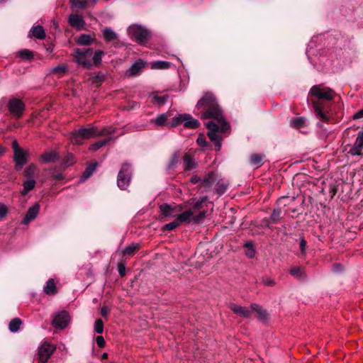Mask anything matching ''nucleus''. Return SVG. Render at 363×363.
Instances as JSON below:
<instances>
[{"label":"nucleus","instance_id":"nucleus-55","mask_svg":"<svg viewBox=\"0 0 363 363\" xmlns=\"http://www.w3.org/2000/svg\"><path fill=\"white\" fill-rule=\"evenodd\" d=\"M96 342L97 345L101 348L104 347L106 344L104 338L101 335L96 337Z\"/></svg>","mask_w":363,"mask_h":363},{"label":"nucleus","instance_id":"nucleus-37","mask_svg":"<svg viewBox=\"0 0 363 363\" xmlns=\"http://www.w3.org/2000/svg\"><path fill=\"white\" fill-rule=\"evenodd\" d=\"M21 325V319L18 318H15L11 320L9 324V330L12 333H16L18 330L20 326Z\"/></svg>","mask_w":363,"mask_h":363},{"label":"nucleus","instance_id":"nucleus-54","mask_svg":"<svg viewBox=\"0 0 363 363\" xmlns=\"http://www.w3.org/2000/svg\"><path fill=\"white\" fill-rule=\"evenodd\" d=\"M226 189H227V186L225 184H218V186L216 187V192L219 195H222L223 194H224L225 192Z\"/></svg>","mask_w":363,"mask_h":363},{"label":"nucleus","instance_id":"nucleus-39","mask_svg":"<svg viewBox=\"0 0 363 363\" xmlns=\"http://www.w3.org/2000/svg\"><path fill=\"white\" fill-rule=\"evenodd\" d=\"M138 244L133 243L128 246H127L123 251V255H131L138 248Z\"/></svg>","mask_w":363,"mask_h":363},{"label":"nucleus","instance_id":"nucleus-33","mask_svg":"<svg viewBox=\"0 0 363 363\" xmlns=\"http://www.w3.org/2000/svg\"><path fill=\"white\" fill-rule=\"evenodd\" d=\"M168 100L167 96L152 95L151 102L158 106L164 105Z\"/></svg>","mask_w":363,"mask_h":363},{"label":"nucleus","instance_id":"nucleus-40","mask_svg":"<svg viewBox=\"0 0 363 363\" xmlns=\"http://www.w3.org/2000/svg\"><path fill=\"white\" fill-rule=\"evenodd\" d=\"M290 273L292 276H294L296 278H298V279H300L304 276V272L302 270V269L300 267H297L291 268L290 270Z\"/></svg>","mask_w":363,"mask_h":363},{"label":"nucleus","instance_id":"nucleus-34","mask_svg":"<svg viewBox=\"0 0 363 363\" xmlns=\"http://www.w3.org/2000/svg\"><path fill=\"white\" fill-rule=\"evenodd\" d=\"M264 155L260 154H254L251 155V165L255 167V168L259 167L263 162Z\"/></svg>","mask_w":363,"mask_h":363},{"label":"nucleus","instance_id":"nucleus-1","mask_svg":"<svg viewBox=\"0 0 363 363\" xmlns=\"http://www.w3.org/2000/svg\"><path fill=\"white\" fill-rule=\"evenodd\" d=\"M196 108L201 118L211 119L206 123L207 135L213 143L216 151H220L223 137L230 133L231 126L225 119L223 112L212 94H206L197 103Z\"/></svg>","mask_w":363,"mask_h":363},{"label":"nucleus","instance_id":"nucleus-3","mask_svg":"<svg viewBox=\"0 0 363 363\" xmlns=\"http://www.w3.org/2000/svg\"><path fill=\"white\" fill-rule=\"evenodd\" d=\"M128 33L132 40L142 45H145L149 39L150 33L140 25H132L128 28Z\"/></svg>","mask_w":363,"mask_h":363},{"label":"nucleus","instance_id":"nucleus-32","mask_svg":"<svg viewBox=\"0 0 363 363\" xmlns=\"http://www.w3.org/2000/svg\"><path fill=\"white\" fill-rule=\"evenodd\" d=\"M306 121L304 117L293 118L290 121V125L294 128H301L305 126Z\"/></svg>","mask_w":363,"mask_h":363},{"label":"nucleus","instance_id":"nucleus-59","mask_svg":"<svg viewBox=\"0 0 363 363\" xmlns=\"http://www.w3.org/2000/svg\"><path fill=\"white\" fill-rule=\"evenodd\" d=\"M363 147V131L358 133L357 137L355 140Z\"/></svg>","mask_w":363,"mask_h":363},{"label":"nucleus","instance_id":"nucleus-46","mask_svg":"<svg viewBox=\"0 0 363 363\" xmlns=\"http://www.w3.org/2000/svg\"><path fill=\"white\" fill-rule=\"evenodd\" d=\"M281 218V210L279 208L274 210L270 216V219L273 223H277Z\"/></svg>","mask_w":363,"mask_h":363},{"label":"nucleus","instance_id":"nucleus-43","mask_svg":"<svg viewBox=\"0 0 363 363\" xmlns=\"http://www.w3.org/2000/svg\"><path fill=\"white\" fill-rule=\"evenodd\" d=\"M109 140H99L94 144H92L91 146H90V150H94V151H96V150H98L99 149H100L101 147H104L108 142Z\"/></svg>","mask_w":363,"mask_h":363},{"label":"nucleus","instance_id":"nucleus-48","mask_svg":"<svg viewBox=\"0 0 363 363\" xmlns=\"http://www.w3.org/2000/svg\"><path fill=\"white\" fill-rule=\"evenodd\" d=\"M206 212L205 211H200L197 215H193V221L195 223L201 222L203 218H206Z\"/></svg>","mask_w":363,"mask_h":363},{"label":"nucleus","instance_id":"nucleus-44","mask_svg":"<svg viewBox=\"0 0 363 363\" xmlns=\"http://www.w3.org/2000/svg\"><path fill=\"white\" fill-rule=\"evenodd\" d=\"M67 70V66L65 65H58L52 68V73L59 74L60 75H62L65 73Z\"/></svg>","mask_w":363,"mask_h":363},{"label":"nucleus","instance_id":"nucleus-18","mask_svg":"<svg viewBox=\"0 0 363 363\" xmlns=\"http://www.w3.org/2000/svg\"><path fill=\"white\" fill-rule=\"evenodd\" d=\"M23 176L26 179H35L38 177V169L35 164L28 165L23 171Z\"/></svg>","mask_w":363,"mask_h":363},{"label":"nucleus","instance_id":"nucleus-26","mask_svg":"<svg viewBox=\"0 0 363 363\" xmlns=\"http://www.w3.org/2000/svg\"><path fill=\"white\" fill-rule=\"evenodd\" d=\"M94 39L89 34H82L76 40L79 45H88L94 42Z\"/></svg>","mask_w":363,"mask_h":363},{"label":"nucleus","instance_id":"nucleus-9","mask_svg":"<svg viewBox=\"0 0 363 363\" xmlns=\"http://www.w3.org/2000/svg\"><path fill=\"white\" fill-rule=\"evenodd\" d=\"M69 320L68 313L62 311L54 315L52 323L57 328L64 329L67 326Z\"/></svg>","mask_w":363,"mask_h":363},{"label":"nucleus","instance_id":"nucleus-13","mask_svg":"<svg viewBox=\"0 0 363 363\" xmlns=\"http://www.w3.org/2000/svg\"><path fill=\"white\" fill-rule=\"evenodd\" d=\"M40 208V206L38 203H34L32 206H30L22 221V223L24 225L28 224L32 220H35L39 213Z\"/></svg>","mask_w":363,"mask_h":363},{"label":"nucleus","instance_id":"nucleus-7","mask_svg":"<svg viewBox=\"0 0 363 363\" xmlns=\"http://www.w3.org/2000/svg\"><path fill=\"white\" fill-rule=\"evenodd\" d=\"M55 350V345H52L47 341L44 342L38 348L37 355L38 361L41 363L47 362Z\"/></svg>","mask_w":363,"mask_h":363},{"label":"nucleus","instance_id":"nucleus-8","mask_svg":"<svg viewBox=\"0 0 363 363\" xmlns=\"http://www.w3.org/2000/svg\"><path fill=\"white\" fill-rule=\"evenodd\" d=\"M24 103L18 99H11L8 103V109L9 112L15 117H21L25 110Z\"/></svg>","mask_w":363,"mask_h":363},{"label":"nucleus","instance_id":"nucleus-38","mask_svg":"<svg viewBox=\"0 0 363 363\" xmlns=\"http://www.w3.org/2000/svg\"><path fill=\"white\" fill-rule=\"evenodd\" d=\"M184 119V114H179L173 117L172 121L167 123L169 127L173 128L180 125L183 123Z\"/></svg>","mask_w":363,"mask_h":363},{"label":"nucleus","instance_id":"nucleus-56","mask_svg":"<svg viewBox=\"0 0 363 363\" xmlns=\"http://www.w3.org/2000/svg\"><path fill=\"white\" fill-rule=\"evenodd\" d=\"M118 274L121 277H124L125 274V267L124 264H123L122 263L118 264Z\"/></svg>","mask_w":363,"mask_h":363},{"label":"nucleus","instance_id":"nucleus-30","mask_svg":"<svg viewBox=\"0 0 363 363\" xmlns=\"http://www.w3.org/2000/svg\"><path fill=\"white\" fill-rule=\"evenodd\" d=\"M58 157V154L56 152H45L41 155L42 160L45 163L54 162L57 160Z\"/></svg>","mask_w":363,"mask_h":363},{"label":"nucleus","instance_id":"nucleus-57","mask_svg":"<svg viewBox=\"0 0 363 363\" xmlns=\"http://www.w3.org/2000/svg\"><path fill=\"white\" fill-rule=\"evenodd\" d=\"M191 182L193 184L201 183V186H202V179L197 175H194L193 177H191Z\"/></svg>","mask_w":363,"mask_h":363},{"label":"nucleus","instance_id":"nucleus-2","mask_svg":"<svg viewBox=\"0 0 363 363\" xmlns=\"http://www.w3.org/2000/svg\"><path fill=\"white\" fill-rule=\"evenodd\" d=\"M115 133V130L111 127L104 128L100 131L95 127L84 128L75 130L71 133L70 140L74 144H80L84 140L92 137L104 135H111Z\"/></svg>","mask_w":363,"mask_h":363},{"label":"nucleus","instance_id":"nucleus-36","mask_svg":"<svg viewBox=\"0 0 363 363\" xmlns=\"http://www.w3.org/2000/svg\"><path fill=\"white\" fill-rule=\"evenodd\" d=\"M362 149H363V147L357 141L355 140L353 146L351 147V149L350 150L348 153L353 156H356V155L359 156V155H362Z\"/></svg>","mask_w":363,"mask_h":363},{"label":"nucleus","instance_id":"nucleus-49","mask_svg":"<svg viewBox=\"0 0 363 363\" xmlns=\"http://www.w3.org/2000/svg\"><path fill=\"white\" fill-rule=\"evenodd\" d=\"M196 143H197V144H198L199 146H201V147H207V145H208V143H207V142H206V138H205L204 135H202V134H201V135L198 137V138H197V140H196Z\"/></svg>","mask_w":363,"mask_h":363},{"label":"nucleus","instance_id":"nucleus-23","mask_svg":"<svg viewBox=\"0 0 363 363\" xmlns=\"http://www.w3.org/2000/svg\"><path fill=\"white\" fill-rule=\"evenodd\" d=\"M103 36L106 42H111L118 38L117 33L110 27H106L102 30Z\"/></svg>","mask_w":363,"mask_h":363},{"label":"nucleus","instance_id":"nucleus-52","mask_svg":"<svg viewBox=\"0 0 363 363\" xmlns=\"http://www.w3.org/2000/svg\"><path fill=\"white\" fill-rule=\"evenodd\" d=\"M7 213V207L3 203H0V220H3V218L6 216Z\"/></svg>","mask_w":363,"mask_h":363},{"label":"nucleus","instance_id":"nucleus-14","mask_svg":"<svg viewBox=\"0 0 363 363\" xmlns=\"http://www.w3.org/2000/svg\"><path fill=\"white\" fill-rule=\"evenodd\" d=\"M69 24L79 30L83 29L85 26V21L83 18L78 14H71L69 17Z\"/></svg>","mask_w":363,"mask_h":363},{"label":"nucleus","instance_id":"nucleus-12","mask_svg":"<svg viewBox=\"0 0 363 363\" xmlns=\"http://www.w3.org/2000/svg\"><path fill=\"white\" fill-rule=\"evenodd\" d=\"M147 62L141 59L135 61L130 67L126 70L125 75L128 77H134L141 73L142 69L145 67Z\"/></svg>","mask_w":363,"mask_h":363},{"label":"nucleus","instance_id":"nucleus-15","mask_svg":"<svg viewBox=\"0 0 363 363\" xmlns=\"http://www.w3.org/2000/svg\"><path fill=\"white\" fill-rule=\"evenodd\" d=\"M261 321H265L267 319V313L262 307L257 304H251V315Z\"/></svg>","mask_w":363,"mask_h":363},{"label":"nucleus","instance_id":"nucleus-47","mask_svg":"<svg viewBox=\"0 0 363 363\" xmlns=\"http://www.w3.org/2000/svg\"><path fill=\"white\" fill-rule=\"evenodd\" d=\"M74 157L72 154H68L63 162L65 167H68L74 164Z\"/></svg>","mask_w":363,"mask_h":363},{"label":"nucleus","instance_id":"nucleus-28","mask_svg":"<svg viewBox=\"0 0 363 363\" xmlns=\"http://www.w3.org/2000/svg\"><path fill=\"white\" fill-rule=\"evenodd\" d=\"M196 164L191 156L186 154L184 157V168L185 170H191L196 168Z\"/></svg>","mask_w":363,"mask_h":363},{"label":"nucleus","instance_id":"nucleus-60","mask_svg":"<svg viewBox=\"0 0 363 363\" xmlns=\"http://www.w3.org/2000/svg\"><path fill=\"white\" fill-rule=\"evenodd\" d=\"M109 312H110V310L106 306H103L101 308V315L103 317L106 318L108 315V314L109 313Z\"/></svg>","mask_w":363,"mask_h":363},{"label":"nucleus","instance_id":"nucleus-6","mask_svg":"<svg viewBox=\"0 0 363 363\" xmlns=\"http://www.w3.org/2000/svg\"><path fill=\"white\" fill-rule=\"evenodd\" d=\"M310 94L317 99L330 101L333 99L335 91L323 84L314 85L310 90Z\"/></svg>","mask_w":363,"mask_h":363},{"label":"nucleus","instance_id":"nucleus-5","mask_svg":"<svg viewBox=\"0 0 363 363\" xmlns=\"http://www.w3.org/2000/svg\"><path fill=\"white\" fill-rule=\"evenodd\" d=\"M93 55L92 48H76L74 50V57L78 64L83 65L85 67L91 66V56Z\"/></svg>","mask_w":363,"mask_h":363},{"label":"nucleus","instance_id":"nucleus-29","mask_svg":"<svg viewBox=\"0 0 363 363\" xmlns=\"http://www.w3.org/2000/svg\"><path fill=\"white\" fill-rule=\"evenodd\" d=\"M216 180V175L214 172H209L202 179V186L208 187L212 185Z\"/></svg>","mask_w":363,"mask_h":363},{"label":"nucleus","instance_id":"nucleus-19","mask_svg":"<svg viewBox=\"0 0 363 363\" xmlns=\"http://www.w3.org/2000/svg\"><path fill=\"white\" fill-rule=\"evenodd\" d=\"M36 185L35 179H26L23 182V189L20 191L21 194L26 196L30 191L34 189Z\"/></svg>","mask_w":363,"mask_h":363},{"label":"nucleus","instance_id":"nucleus-31","mask_svg":"<svg viewBox=\"0 0 363 363\" xmlns=\"http://www.w3.org/2000/svg\"><path fill=\"white\" fill-rule=\"evenodd\" d=\"M171 63L167 61H154L152 62L151 68L153 69H166L169 68Z\"/></svg>","mask_w":363,"mask_h":363},{"label":"nucleus","instance_id":"nucleus-20","mask_svg":"<svg viewBox=\"0 0 363 363\" xmlns=\"http://www.w3.org/2000/svg\"><path fill=\"white\" fill-rule=\"evenodd\" d=\"M312 104H313V109L316 113V115L323 121H328V116L322 110V106H321V103L316 101V100H312L311 101Z\"/></svg>","mask_w":363,"mask_h":363},{"label":"nucleus","instance_id":"nucleus-10","mask_svg":"<svg viewBox=\"0 0 363 363\" xmlns=\"http://www.w3.org/2000/svg\"><path fill=\"white\" fill-rule=\"evenodd\" d=\"M13 160L15 162V168L16 170H20L22 167L27 162L28 152L23 149L15 150Z\"/></svg>","mask_w":363,"mask_h":363},{"label":"nucleus","instance_id":"nucleus-27","mask_svg":"<svg viewBox=\"0 0 363 363\" xmlns=\"http://www.w3.org/2000/svg\"><path fill=\"white\" fill-rule=\"evenodd\" d=\"M171 116L172 114L170 112L160 114L155 118L154 123L158 126L167 125L168 123H167V121Z\"/></svg>","mask_w":363,"mask_h":363},{"label":"nucleus","instance_id":"nucleus-25","mask_svg":"<svg viewBox=\"0 0 363 363\" xmlns=\"http://www.w3.org/2000/svg\"><path fill=\"white\" fill-rule=\"evenodd\" d=\"M230 308L235 313L242 317H248L250 315V312L245 307L232 303L230 304Z\"/></svg>","mask_w":363,"mask_h":363},{"label":"nucleus","instance_id":"nucleus-61","mask_svg":"<svg viewBox=\"0 0 363 363\" xmlns=\"http://www.w3.org/2000/svg\"><path fill=\"white\" fill-rule=\"evenodd\" d=\"M363 118V108L362 110H360L359 112H357V113H355L354 116V118H355V119H358V118Z\"/></svg>","mask_w":363,"mask_h":363},{"label":"nucleus","instance_id":"nucleus-41","mask_svg":"<svg viewBox=\"0 0 363 363\" xmlns=\"http://www.w3.org/2000/svg\"><path fill=\"white\" fill-rule=\"evenodd\" d=\"M179 225H180V224L179 223L177 218H175L172 222H170V223L164 225L163 227V230H167V231H171V230H174Z\"/></svg>","mask_w":363,"mask_h":363},{"label":"nucleus","instance_id":"nucleus-63","mask_svg":"<svg viewBox=\"0 0 363 363\" xmlns=\"http://www.w3.org/2000/svg\"><path fill=\"white\" fill-rule=\"evenodd\" d=\"M13 152H15V150H16V149H21V147H19L18 144V143H17V141H16V140H14V141L13 142Z\"/></svg>","mask_w":363,"mask_h":363},{"label":"nucleus","instance_id":"nucleus-58","mask_svg":"<svg viewBox=\"0 0 363 363\" xmlns=\"http://www.w3.org/2000/svg\"><path fill=\"white\" fill-rule=\"evenodd\" d=\"M306 247V242L303 238V239H301V242H300V248H301V252L303 255L306 254V252H305Z\"/></svg>","mask_w":363,"mask_h":363},{"label":"nucleus","instance_id":"nucleus-51","mask_svg":"<svg viewBox=\"0 0 363 363\" xmlns=\"http://www.w3.org/2000/svg\"><path fill=\"white\" fill-rule=\"evenodd\" d=\"M204 200L205 199L203 198H202V199L196 201L195 203H193L192 208H191V209L193 210L194 212L196 210L201 209Z\"/></svg>","mask_w":363,"mask_h":363},{"label":"nucleus","instance_id":"nucleus-16","mask_svg":"<svg viewBox=\"0 0 363 363\" xmlns=\"http://www.w3.org/2000/svg\"><path fill=\"white\" fill-rule=\"evenodd\" d=\"M194 211L191 209H189L187 211H185L184 212L181 211L178 213L177 220H178L179 223L181 225L182 223H190L191 221H193V215H194Z\"/></svg>","mask_w":363,"mask_h":363},{"label":"nucleus","instance_id":"nucleus-53","mask_svg":"<svg viewBox=\"0 0 363 363\" xmlns=\"http://www.w3.org/2000/svg\"><path fill=\"white\" fill-rule=\"evenodd\" d=\"M262 284L265 286H272L275 284V281L270 277H264L262 279Z\"/></svg>","mask_w":363,"mask_h":363},{"label":"nucleus","instance_id":"nucleus-45","mask_svg":"<svg viewBox=\"0 0 363 363\" xmlns=\"http://www.w3.org/2000/svg\"><path fill=\"white\" fill-rule=\"evenodd\" d=\"M18 55L25 60H30L33 57L32 52L27 49L20 50Z\"/></svg>","mask_w":363,"mask_h":363},{"label":"nucleus","instance_id":"nucleus-35","mask_svg":"<svg viewBox=\"0 0 363 363\" xmlns=\"http://www.w3.org/2000/svg\"><path fill=\"white\" fill-rule=\"evenodd\" d=\"M104 55V52L102 50H96L95 52H93V55L91 56V62L94 65H98L101 64L102 57Z\"/></svg>","mask_w":363,"mask_h":363},{"label":"nucleus","instance_id":"nucleus-62","mask_svg":"<svg viewBox=\"0 0 363 363\" xmlns=\"http://www.w3.org/2000/svg\"><path fill=\"white\" fill-rule=\"evenodd\" d=\"M53 178L55 179V180H60V179H62L64 177L62 176V174L59 173V174H55L53 175Z\"/></svg>","mask_w":363,"mask_h":363},{"label":"nucleus","instance_id":"nucleus-17","mask_svg":"<svg viewBox=\"0 0 363 363\" xmlns=\"http://www.w3.org/2000/svg\"><path fill=\"white\" fill-rule=\"evenodd\" d=\"M30 35L37 39L43 40L45 38V32L42 26H35L31 28L29 33Z\"/></svg>","mask_w":363,"mask_h":363},{"label":"nucleus","instance_id":"nucleus-22","mask_svg":"<svg viewBox=\"0 0 363 363\" xmlns=\"http://www.w3.org/2000/svg\"><path fill=\"white\" fill-rule=\"evenodd\" d=\"M97 164H91L87 166L82 174V177L79 179V182H84L87 179H89L96 170Z\"/></svg>","mask_w":363,"mask_h":363},{"label":"nucleus","instance_id":"nucleus-24","mask_svg":"<svg viewBox=\"0 0 363 363\" xmlns=\"http://www.w3.org/2000/svg\"><path fill=\"white\" fill-rule=\"evenodd\" d=\"M43 289L44 292L48 295H55V294H57V291L54 279H48Z\"/></svg>","mask_w":363,"mask_h":363},{"label":"nucleus","instance_id":"nucleus-64","mask_svg":"<svg viewBox=\"0 0 363 363\" xmlns=\"http://www.w3.org/2000/svg\"><path fill=\"white\" fill-rule=\"evenodd\" d=\"M335 270L336 272H339V271H341L342 270V267L340 264H337L335 266Z\"/></svg>","mask_w":363,"mask_h":363},{"label":"nucleus","instance_id":"nucleus-50","mask_svg":"<svg viewBox=\"0 0 363 363\" xmlns=\"http://www.w3.org/2000/svg\"><path fill=\"white\" fill-rule=\"evenodd\" d=\"M178 159H179V155L177 152H175L173 155V156H172V159H171V160H170V162H169V163L168 164V168L169 169H172L174 167H175V165L177 164V163L178 162Z\"/></svg>","mask_w":363,"mask_h":363},{"label":"nucleus","instance_id":"nucleus-11","mask_svg":"<svg viewBox=\"0 0 363 363\" xmlns=\"http://www.w3.org/2000/svg\"><path fill=\"white\" fill-rule=\"evenodd\" d=\"M161 213L168 218H177L178 213L182 211V207L164 203L160 206Z\"/></svg>","mask_w":363,"mask_h":363},{"label":"nucleus","instance_id":"nucleus-4","mask_svg":"<svg viewBox=\"0 0 363 363\" xmlns=\"http://www.w3.org/2000/svg\"><path fill=\"white\" fill-rule=\"evenodd\" d=\"M132 169L130 164L124 163L118 172L117 184L118 186L125 190L129 186L131 179Z\"/></svg>","mask_w":363,"mask_h":363},{"label":"nucleus","instance_id":"nucleus-42","mask_svg":"<svg viewBox=\"0 0 363 363\" xmlns=\"http://www.w3.org/2000/svg\"><path fill=\"white\" fill-rule=\"evenodd\" d=\"M94 331L98 334H101L104 332V323L101 319L99 318L94 323Z\"/></svg>","mask_w":363,"mask_h":363},{"label":"nucleus","instance_id":"nucleus-21","mask_svg":"<svg viewBox=\"0 0 363 363\" xmlns=\"http://www.w3.org/2000/svg\"><path fill=\"white\" fill-rule=\"evenodd\" d=\"M184 126L189 128H196L200 125L199 120L194 118L191 115L185 113L184 121Z\"/></svg>","mask_w":363,"mask_h":363}]
</instances>
